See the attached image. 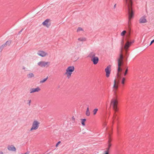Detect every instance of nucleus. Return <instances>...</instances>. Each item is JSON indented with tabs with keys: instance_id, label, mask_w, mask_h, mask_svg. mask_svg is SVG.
Returning <instances> with one entry per match:
<instances>
[{
	"instance_id": "obj_21",
	"label": "nucleus",
	"mask_w": 154,
	"mask_h": 154,
	"mask_svg": "<svg viewBox=\"0 0 154 154\" xmlns=\"http://www.w3.org/2000/svg\"><path fill=\"white\" fill-rule=\"evenodd\" d=\"M86 114L87 116H89L90 115V112L89 111V108L88 107L86 112Z\"/></svg>"
},
{
	"instance_id": "obj_41",
	"label": "nucleus",
	"mask_w": 154,
	"mask_h": 154,
	"mask_svg": "<svg viewBox=\"0 0 154 154\" xmlns=\"http://www.w3.org/2000/svg\"><path fill=\"white\" fill-rule=\"evenodd\" d=\"M37 54H38V52H37Z\"/></svg>"
},
{
	"instance_id": "obj_26",
	"label": "nucleus",
	"mask_w": 154,
	"mask_h": 154,
	"mask_svg": "<svg viewBox=\"0 0 154 154\" xmlns=\"http://www.w3.org/2000/svg\"><path fill=\"white\" fill-rule=\"evenodd\" d=\"M97 110L98 109H95L94 110L93 114L94 115H95L96 114Z\"/></svg>"
},
{
	"instance_id": "obj_39",
	"label": "nucleus",
	"mask_w": 154,
	"mask_h": 154,
	"mask_svg": "<svg viewBox=\"0 0 154 154\" xmlns=\"http://www.w3.org/2000/svg\"><path fill=\"white\" fill-rule=\"evenodd\" d=\"M0 154H3V153L1 151L0 152Z\"/></svg>"
},
{
	"instance_id": "obj_23",
	"label": "nucleus",
	"mask_w": 154,
	"mask_h": 154,
	"mask_svg": "<svg viewBox=\"0 0 154 154\" xmlns=\"http://www.w3.org/2000/svg\"><path fill=\"white\" fill-rule=\"evenodd\" d=\"M83 31V29H82V28L79 27L78 28V29H77V32H79L81 31Z\"/></svg>"
},
{
	"instance_id": "obj_12",
	"label": "nucleus",
	"mask_w": 154,
	"mask_h": 154,
	"mask_svg": "<svg viewBox=\"0 0 154 154\" xmlns=\"http://www.w3.org/2000/svg\"><path fill=\"white\" fill-rule=\"evenodd\" d=\"M91 60L93 62L94 64L96 65L97 64L98 62L99 58L97 57L96 56L95 57L91 59Z\"/></svg>"
},
{
	"instance_id": "obj_34",
	"label": "nucleus",
	"mask_w": 154,
	"mask_h": 154,
	"mask_svg": "<svg viewBox=\"0 0 154 154\" xmlns=\"http://www.w3.org/2000/svg\"><path fill=\"white\" fill-rule=\"evenodd\" d=\"M112 144L111 143H108V146L110 147L111 146Z\"/></svg>"
},
{
	"instance_id": "obj_19",
	"label": "nucleus",
	"mask_w": 154,
	"mask_h": 154,
	"mask_svg": "<svg viewBox=\"0 0 154 154\" xmlns=\"http://www.w3.org/2000/svg\"><path fill=\"white\" fill-rule=\"evenodd\" d=\"M27 76L28 78H30L33 77L34 76V75L33 73H30L27 75Z\"/></svg>"
},
{
	"instance_id": "obj_37",
	"label": "nucleus",
	"mask_w": 154,
	"mask_h": 154,
	"mask_svg": "<svg viewBox=\"0 0 154 154\" xmlns=\"http://www.w3.org/2000/svg\"><path fill=\"white\" fill-rule=\"evenodd\" d=\"M109 149H110V147H109L108 146V148L106 149L107 150L106 151H108L109 152Z\"/></svg>"
},
{
	"instance_id": "obj_3",
	"label": "nucleus",
	"mask_w": 154,
	"mask_h": 154,
	"mask_svg": "<svg viewBox=\"0 0 154 154\" xmlns=\"http://www.w3.org/2000/svg\"><path fill=\"white\" fill-rule=\"evenodd\" d=\"M123 59L124 57L122 53V50L119 56L117 59L118 66L117 73H119L122 70L121 66L123 64Z\"/></svg>"
},
{
	"instance_id": "obj_9",
	"label": "nucleus",
	"mask_w": 154,
	"mask_h": 154,
	"mask_svg": "<svg viewBox=\"0 0 154 154\" xmlns=\"http://www.w3.org/2000/svg\"><path fill=\"white\" fill-rule=\"evenodd\" d=\"M48 55V53L44 51H39V56L42 57H45Z\"/></svg>"
},
{
	"instance_id": "obj_31",
	"label": "nucleus",
	"mask_w": 154,
	"mask_h": 154,
	"mask_svg": "<svg viewBox=\"0 0 154 154\" xmlns=\"http://www.w3.org/2000/svg\"><path fill=\"white\" fill-rule=\"evenodd\" d=\"M128 69H126L125 70V72L124 73L125 75H126V74H127V72H128Z\"/></svg>"
},
{
	"instance_id": "obj_1",
	"label": "nucleus",
	"mask_w": 154,
	"mask_h": 154,
	"mask_svg": "<svg viewBox=\"0 0 154 154\" xmlns=\"http://www.w3.org/2000/svg\"><path fill=\"white\" fill-rule=\"evenodd\" d=\"M126 5L128 6L129 14V23L130 22V20L133 17L134 12L132 10L131 6L132 5V0H125Z\"/></svg>"
},
{
	"instance_id": "obj_27",
	"label": "nucleus",
	"mask_w": 154,
	"mask_h": 154,
	"mask_svg": "<svg viewBox=\"0 0 154 154\" xmlns=\"http://www.w3.org/2000/svg\"><path fill=\"white\" fill-rule=\"evenodd\" d=\"M125 78H122V83L123 84H124L125 83Z\"/></svg>"
},
{
	"instance_id": "obj_5",
	"label": "nucleus",
	"mask_w": 154,
	"mask_h": 154,
	"mask_svg": "<svg viewBox=\"0 0 154 154\" xmlns=\"http://www.w3.org/2000/svg\"><path fill=\"white\" fill-rule=\"evenodd\" d=\"M50 62L41 61L39 62V66L42 67H47L49 66Z\"/></svg>"
},
{
	"instance_id": "obj_44",
	"label": "nucleus",
	"mask_w": 154,
	"mask_h": 154,
	"mask_svg": "<svg viewBox=\"0 0 154 154\" xmlns=\"http://www.w3.org/2000/svg\"><path fill=\"white\" fill-rule=\"evenodd\" d=\"M37 64L38 65V63Z\"/></svg>"
},
{
	"instance_id": "obj_14",
	"label": "nucleus",
	"mask_w": 154,
	"mask_h": 154,
	"mask_svg": "<svg viewBox=\"0 0 154 154\" xmlns=\"http://www.w3.org/2000/svg\"><path fill=\"white\" fill-rule=\"evenodd\" d=\"M121 78V74L120 73H117L116 79H115L114 81H116L117 83H119V80Z\"/></svg>"
},
{
	"instance_id": "obj_30",
	"label": "nucleus",
	"mask_w": 154,
	"mask_h": 154,
	"mask_svg": "<svg viewBox=\"0 0 154 154\" xmlns=\"http://www.w3.org/2000/svg\"><path fill=\"white\" fill-rule=\"evenodd\" d=\"M60 141H59V142H58V143L56 144V147H57L58 146L59 144H60Z\"/></svg>"
},
{
	"instance_id": "obj_11",
	"label": "nucleus",
	"mask_w": 154,
	"mask_h": 154,
	"mask_svg": "<svg viewBox=\"0 0 154 154\" xmlns=\"http://www.w3.org/2000/svg\"><path fill=\"white\" fill-rule=\"evenodd\" d=\"M139 22L140 23H144L147 22V20L146 18L145 17H142L139 19Z\"/></svg>"
},
{
	"instance_id": "obj_6",
	"label": "nucleus",
	"mask_w": 154,
	"mask_h": 154,
	"mask_svg": "<svg viewBox=\"0 0 154 154\" xmlns=\"http://www.w3.org/2000/svg\"><path fill=\"white\" fill-rule=\"evenodd\" d=\"M42 24L44 26L49 28L51 24V20L49 19H47L42 23Z\"/></svg>"
},
{
	"instance_id": "obj_4",
	"label": "nucleus",
	"mask_w": 154,
	"mask_h": 154,
	"mask_svg": "<svg viewBox=\"0 0 154 154\" xmlns=\"http://www.w3.org/2000/svg\"><path fill=\"white\" fill-rule=\"evenodd\" d=\"M118 101L116 98H113L112 99L111 101L110 105L115 112L117 111L118 110Z\"/></svg>"
},
{
	"instance_id": "obj_24",
	"label": "nucleus",
	"mask_w": 154,
	"mask_h": 154,
	"mask_svg": "<svg viewBox=\"0 0 154 154\" xmlns=\"http://www.w3.org/2000/svg\"><path fill=\"white\" fill-rule=\"evenodd\" d=\"M47 79H48V77H47L46 78H45L44 79H43V80H41L40 81V83H42L44 82H45L46 81V80Z\"/></svg>"
},
{
	"instance_id": "obj_15",
	"label": "nucleus",
	"mask_w": 154,
	"mask_h": 154,
	"mask_svg": "<svg viewBox=\"0 0 154 154\" xmlns=\"http://www.w3.org/2000/svg\"><path fill=\"white\" fill-rule=\"evenodd\" d=\"M38 91V87H37L36 88H31L30 89V93H32Z\"/></svg>"
},
{
	"instance_id": "obj_29",
	"label": "nucleus",
	"mask_w": 154,
	"mask_h": 154,
	"mask_svg": "<svg viewBox=\"0 0 154 154\" xmlns=\"http://www.w3.org/2000/svg\"><path fill=\"white\" fill-rule=\"evenodd\" d=\"M116 112H115H115L114 113V114L113 117V118H112L113 120H114V119H115V118H116Z\"/></svg>"
},
{
	"instance_id": "obj_17",
	"label": "nucleus",
	"mask_w": 154,
	"mask_h": 154,
	"mask_svg": "<svg viewBox=\"0 0 154 154\" xmlns=\"http://www.w3.org/2000/svg\"><path fill=\"white\" fill-rule=\"evenodd\" d=\"M78 40L80 42H85L86 41V38L84 37H81L78 38Z\"/></svg>"
},
{
	"instance_id": "obj_7",
	"label": "nucleus",
	"mask_w": 154,
	"mask_h": 154,
	"mask_svg": "<svg viewBox=\"0 0 154 154\" xmlns=\"http://www.w3.org/2000/svg\"><path fill=\"white\" fill-rule=\"evenodd\" d=\"M38 122L36 121H34L32 125V127L30 129V131L37 129L38 128Z\"/></svg>"
},
{
	"instance_id": "obj_35",
	"label": "nucleus",
	"mask_w": 154,
	"mask_h": 154,
	"mask_svg": "<svg viewBox=\"0 0 154 154\" xmlns=\"http://www.w3.org/2000/svg\"><path fill=\"white\" fill-rule=\"evenodd\" d=\"M31 102V100H29V102H28V104L29 106H30V105Z\"/></svg>"
},
{
	"instance_id": "obj_33",
	"label": "nucleus",
	"mask_w": 154,
	"mask_h": 154,
	"mask_svg": "<svg viewBox=\"0 0 154 154\" xmlns=\"http://www.w3.org/2000/svg\"><path fill=\"white\" fill-rule=\"evenodd\" d=\"M154 42V39L151 42L149 45H151Z\"/></svg>"
},
{
	"instance_id": "obj_2",
	"label": "nucleus",
	"mask_w": 154,
	"mask_h": 154,
	"mask_svg": "<svg viewBox=\"0 0 154 154\" xmlns=\"http://www.w3.org/2000/svg\"><path fill=\"white\" fill-rule=\"evenodd\" d=\"M75 67L73 66H68L66 69L64 75L69 79L71 77L72 73L74 71Z\"/></svg>"
},
{
	"instance_id": "obj_40",
	"label": "nucleus",
	"mask_w": 154,
	"mask_h": 154,
	"mask_svg": "<svg viewBox=\"0 0 154 154\" xmlns=\"http://www.w3.org/2000/svg\"><path fill=\"white\" fill-rule=\"evenodd\" d=\"M116 4H115L114 6V8H115L116 7Z\"/></svg>"
},
{
	"instance_id": "obj_8",
	"label": "nucleus",
	"mask_w": 154,
	"mask_h": 154,
	"mask_svg": "<svg viewBox=\"0 0 154 154\" xmlns=\"http://www.w3.org/2000/svg\"><path fill=\"white\" fill-rule=\"evenodd\" d=\"M111 70V66L110 65L108 66L105 69V71L106 73V76L107 77H109V76Z\"/></svg>"
},
{
	"instance_id": "obj_22",
	"label": "nucleus",
	"mask_w": 154,
	"mask_h": 154,
	"mask_svg": "<svg viewBox=\"0 0 154 154\" xmlns=\"http://www.w3.org/2000/svg\"><path fill=\"white\" fill-rule=\"evenodd\" d=\"M11 41L9 40V41H7V42H6L4 44L5 45H10L11 44Z\"/></svg>"
},
{
	"instance_id": "obj_10",
	"label": "nucleus",
	"mask_w": 154,
	"mask_h": 154,
	"mask_svg": "<svg viewBox=\"0 0 154 154\" xmlns=\"http://www.w3.org/2000/svg\"><path fill=\"white\" fill-rule=\"evenodd\" d=\"M131 42L129 41H127L125 44L124 46V49L126 51V53H127L128 49L131 46Z\"/></svg>"
},
{
	"instance_id": "obj_38",
	"label": "nucleus",
	"mask_w": 154,
	"mask_h": 154,
	"mask_svg": "<svg viewBox=\"0 0 154 154\" xmlns=\"http://www.w3.org/2000/svg\"><path fill=\"white\" fill-rule=\"evenodd\" d=\"M29 151H27V152H26V153H25L26 154H29Z\"/></svg>"
},
{
	"instance_id": "obj_28",
	"label": "nucleus",
	"mask_w": 154,
	"mask_h": 154,
	"mask_svg": "<svg viewBox=\"0 0 154 154\" xmlns=\"http://www.w3.org/2000/svg\"><path fill=\"white\" fill-rule=\"evenodd\" d=\"M5 46V45L4 44L3 45H2L0 47V48H1L2 50Z\"/></svg>"
},
{
	"instance_id": "obj_13",
	"label": "nucleus",
	"mask_w": 154,
	"mask_h": 154,
	"mask_svg": "<svg viewBox=\"0 0 154 154\" xmlns=\"http://www.w3.org/2000/svg\"><path fill=\"white\" fill-rule=\"evenodd\" d=\"M8 149L9 150L14 152L16 150V148L12 145L8 146Z\"/></svg>"
},
{
	"instance_id": "obj_20",
	"label": "nucleus",
	"mask_w": 154,
	"mask_h": 154,
	"mask_svg": "<svg viewBox=\"0 0 154 154\" xmlns=\"http://www.w3.org/2000/svg\"><path fill=\"white\" fill-rule=\"evenodd\" d=\"M81 123L82 125L84 126L85 125V122L86 121V119H81Z\"/></svg>"
},
{
	"instance_id": "obj_43",
	"label": "nucleus",
	"mask_w": 154,
	"mask_h": 154,
	"mask_svg": "<svg viewBox=\"0 0 154 154\" xmlns=\"http://www.w3.org/2000/svg\"><path fill=\"white\" fill-rule=\"evenodd\" d=\"M123 40L122 41V44L123 43Z\"/></svg>"
},
{
	"instance_id": "obj_25",
	"label": "nucleus",
	"mask_w": 154,
	"mask_h": 154,
	"mask_svg": "<svg viewBox=\"0 0 154 154\" xmlns=\"http://www.w3.org/2000/svg\"><path fill=\"white\" fill-rule=\"evenodd\" d=\"M126 31H125V30H124V31H123V32H122L121 34V35L122 36H124L125 34L126 33Z\"/></svg>"
},
{
	"instance_id": "obj_18",
	"label": "nucleus",
	"mask_w": 154,
	"mask_h": 154,
	"mask_svg": "<svg viewBox=\"0 0 154 154\" xmlns=\"http://www.w3.org/2000/svg\"><path fill=\"white\" fill-rule=\"evenodd\" d=\"M96 54L94 52H91L88 55V57H90L91 59L96 57Z\"/></svg>"
},
{
	"instance_id": "obj_32",
	"label": "nucleus",
	"mask_w": 154,
	"mask_h": 154,
	"mask_svg": "<svg viewBox=\"0 0 154 154\" xmlns=\"http://www.w3.org/2000/svg\"><path fill=\"white\" fill-rule=\"evenodd\" d=\"M112 140L110 138H109V140H108V143H111V142Z\"/></svg>"
},
{
	"instance_id": "obj_16",
	"label": "nucleus",
	"mask_w": 154,
	"mask_h": 154,
	"mask_svg": "<svg viewBox=\"0 0 154 154\" xmlns=\"http://www.w3.org/2000/svg\"><path fill=\"white\" fill-rule=\"evenodd\" d=\"M119 83H117L116 81H114L113 85V88L114 90H116L118 88V85Z\"/></svg>"
},
{
	"instance_id": "obj_36",
	"label": "nucleus",
	"mask_w": 154,
	"mask_h": 154,
	"mask_svg": "<svg viewBox=\"0 0 154 154\" xmlns=\"http://www.w3.org/2000/svg\"><path fill=\"white\" fill-rule=\"evenodd\" d=\"M23 29H22L19 32H18V34H20L21 33V32L23 30Z\"/></svg>"
},
{
	"instance_id": "obj_42",
	"label": "nucleus",
	"mask_w": 154,
	"mask_h": 154,
	"mask_svg": "<svg viewBox=\"0 0 154 154\" xmlns=\"http://www.w3.org/2000/svg\"><path fill=\"white\" fill-rule=\"evenodd\" d=\"M23 69H25V68H24H24H23Z\"/></svg>"
}]
</instances>
